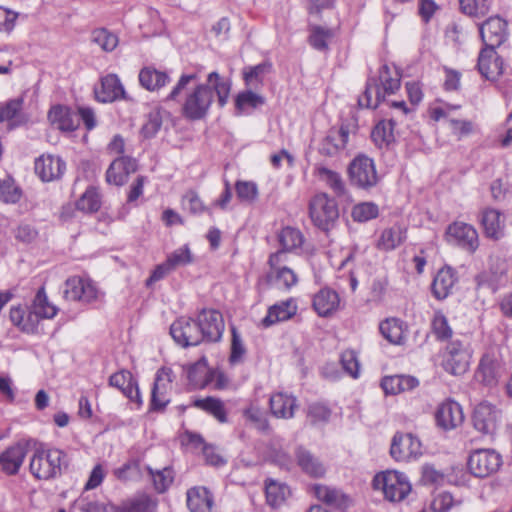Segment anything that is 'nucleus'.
Here are the masks:
<instances>
[{"label":"nucleus","mask_w":512,"mask_h":512,"mask_svg":"<svg viewBox=\"0 0 512 512\" xmlns=\"http://www.w3.org/2000/svg\"><path fill=\"white\" fill-rule=\"evenodd\" d=\"M156 503L147 495H140L123 502L115 512H155Z\"/></svg>","instance_id":"44"},{"label":"nucleus","mask_w":512,"mask_h":512,"mask_svg":"<svg viewBox=\"0 0 512 512\" xmlns=\"http://www.w3.org/2000/svg\"><path fill=\"white\" fill-rule=\"evenodd\" d=\"M313 492L319 501L337 510L344 511L352 504L350 496L337 488L316 484L313 486Z\"/></svg>","instance_id":"22"},{"label":"nucleus","mask_w":512,"mask_h":512,"mask_svg":"<svg viewBox=\"0 0 512 512\" xmlns=\"http://www.w3.org/2000/svg\"><path fill=\"white\" fill-rule=\"evenodd\" d=\"M102 206V195L99 188L96 186H89L85 192L76 201L75 207L78 211L86 214H93L100 210Z\"/></svg>","instance_id":"40"},{"label":"nucleus","mask_w":512,"mask_h":512,"mask_svg":"<svg viewBox=\"0 0 512 512\" xmlns=\"http://www.w3.org/2000/svg\"><path fill=\"white\" fill-rule=\"evenodd\" d=\"M25 450L22 445L17 444L5 450L0 456V465L7 474H15L23 463Z\"/></svg>","instance_id":"41"},{"label":"nucleus","mask_w":512,"mask_h":512,"mask_svg":"<svg viewBox=\"0 0 512 512\" xmlns=\"http://www.w3.org/2000/svg\"><path fill=\"white\" fill-rule=\"evenodd\" d=\"M340 305V298L336 291L323 288L313 297V307L321 317L330 316L336 312Z\"/></svg>","instance_id":"29"},{"label":"nucleus","mask_w":512,"mask_h":512,"mask_svg":"<svg viewBox=\"0 0 512 512\" xmlns=\"http://www.w3.org/2000/svg\"><path fill=\"white\" fill-rule=\"evenodd\" d=\"M172 370L170 368H161L157 371L152 394V409H163L170 401L168 392L172 388Z\"/></svg>","instance_id":"19"},{"label":"nucleus","mask_w":512,"mask_h":512,"mask_svg":"<svg viewBox=\"0 0 512 512\" xmlns=\"http://www.w3.org/2000/svg\"><path fill=\"white\" fill-rule=\"evenodd\" d=\"M282 257V251H278L270 255L268 260L270 270L266 274V281L268 284L278 289L290 290L297 284L298 277L292 269L286 266H280Z\"/></svg>","instance_id":"11"},{"label":"nucleus","mask_w":512,"mask_h":512,"mask_svg":"<svg viewBox=\"0 0 512 512\" xmlns=\"http://www.w3.org/2000/svg\"><path fill=\"white\" fill-rule=\"evenodd\" d=\"M109 385L119 389L130 400L141 402L137 382L129 371L121 370L112 374L109 378Z\"/></svg>","instance_id":"28"},{"label":"nucleus","mask_w":512,"mask_h":512,"mask_svg":"<svg viewBox=\"0 0 512 512\" xmlns=\"http://www.w3.org/2000/svg\"><path fill=\"white\" fill-rule=\"evenodd\" d=\"M331 415L330 409L321 403H313L308 407L307 417L312 424L325 423Z\"/></svg>","instance_id":"64"},{"label":"nucleus","mask_w":512,"mask_h":512,"mask_svg":"<svg viewBox=\"0 0 512 512\" xmlns=\"http://www.w3.org/2000/svg\"><path fill=\"white\" fill-rule=\"evenodd\" d=\"M271 70V64L261 63L256 66L247 67L243 71L244 80L247 86L257 88L262 84L264 76Z\"/></svg>","instance_id":"50"},{"label":"nucleus","mask_w":512,"mask_h":512,"mask_svg":"<svg viewBox=\"0 0 512 512\" xmlns=\"http://www.w3.org/2000/svg\"><path fill=\"white\" fill-rule=\"evenodd\" d=\"M265 102L264 97L251 90L240 92L235 100L238 113H245L249 109H255Z\"/></svg>","instance_id":"49"},{"label":"nucleus","mask_w":512,"mask_h":512,"mask_svg":"<svg viewBox=\"0 0 512 512\" xmlns=\"http://www.w3.org/2000/svg\"><path fill=\"white\" fill-rule=\"evenodd\" d=\"M309 215L315 226L328 231L339 218L338 204L327 193H317L310 200Z\"/></svg>","instance_id":"5"},{"label":"nucleus","mask_w":512,"mask_h":512,"mask_svg":"<svg viewBox=\"0 0 512 512\" xmlns=\"http://www.w3.org/2000/svg\"><path fill=\"white\" fill-rule=\"evenodd\" d=\"M340 363L343 370L352 378L356 379L360 374V363L357 353L354 350L348 349L342 352Z\"/></svg>","instance_id":"59"},{"label":"nucleus","mask_w":512,"mask_h":512,"mask_svg":"<svg viewBox=\"0 0 512 512\" xmlns=\"http://www.w3.org/2000/svg\"><path fill=\"white\" fill-rule=\"evenodd\" d=\"M418 385V379L410 375L386 376L381 381L384 392L391 395L411 391Z\"/></svg>","instance_id":"34"},{"label":"nucleus","mask_w":512,"mask_h":512,"mask_svg":"<svg viewBox=\"0 0 512 512\" xmlns=\"http://www.w3.org/2000/svg\"><path fill=\"white\" fill-rule=\"evenodd\" d=\"M58 308L49 301L44 287L38 289L36 296L34 297V316L52 319L56 316Z\"/></svg>","instance_id":"46"},{"label":"nucleus","mask_w":512,"mask_h":512,"mask_svg":"<svg viewBox=\"0 0 512 512\" xmlns=\"http://www.w3.org/2000/svg\"><path fill=\"white\" fill-rule=\"evenodd\" d=\"M279 243L285 251H292L299 248L303 243V236L298 229L292 227H285L279 233Z\"/></svg>","instance_id":"52"},{"label":"nucleus","mask_w":512,"mask_h":512,"mask_svg":"<svg viewBox=\"0 0 512 512\" xmlns=\"http://www.w3.org/2000/svg\"><path fill=\"white\" fill-rule=\"evenodd\" d=\"M20 197L21 191L15 186L13 178L8 174L0 177V200L5 203H16Z\"/></svg>","instance_id":"53"},{"label":"nucleus","mask_w":512,"mask_h":512,"mask_svg":"<svg viewBox=\"0 0 512 512\" xmlns=\"http://www.w3.org/2000/svg\"><path fill=\"white\" fill-rule=\"evenodd\" d=\"M265 494L267 503L275 508L285 502L290 495V489L285 483L267 479L265 482Z\"/></svg>","instance_id":"43"},{"label":"nucleus","mask_w":512,"mask_h":512,"mask_svg":"<svg viewBox=\"0 0 512 512\" xmlns=\"http://www.w3.org/2000/svg\"><path fill=\"white\" fill-rule=\"evenodd\" d=\"M182 205L192 214H201L204 212L210 215L212 214L210 208L204 205L199 195L193 190L185 193L182 199Z\"/></svg>","instance_id":"62"},{"label":"nucleus","mask_w":512,"mask_h":512,"mask_svg":"<svg viewBox=\"0 0 512 512\" xmlns=\"http://www.w3.org/2000/svg\"><path fill=\"white\" fill-rule=\"evenodd\" d=\"M235 190L241 202L253 203L258 198V186L253 181L238 180L235 183Z\"/></svg>","instance_id":"57"},{"label":"nucleus","mask_w":512,"mask_h":512,"mask_svg":"<svg viewBox=\"0 0 512 512\" xmlns=\"http://www.w3.org/2000/svg\"><path fill=\"white\" fill-rule=\"evenodd\" d=\"M243 417L250 422L256 429L266 431L269 428L268 419L264 410L256 403H250L243 409Z\"/></svg>","instance_id":"48"},{"label":"nucleus","mask_w":512,"mask_h":512,"mask_svg":"<svg viewBox=\"0 0 512 512\" xmlns=\"http://www.w3.org/2000/svg\"><path fill=\"white\" fill-rule=\"evenodd\" d=\"M166 261L171 269L175 270L178 267L191 264L194 261V257L189 246L183 245L171 252Z\"/></svg>","instance_id":"56"},{"label":"nucleus","mask_w":512,"mask_h":512,"mask_svg":"<svg viewBox=\"0 0 512 512\" xmlns=\"http://www.w3.org/2000/svg\"><path fill=\"white\" fill-rule=\"evenodd\" d=\"M435 418L438 426L451 430L462 424L464 414L459 403L447 400L439 405Z\"/></svg>","instance_id":"20"},{"label":"nucleus","mask_w":512,"mask_h":512,"mask_svg":"<svg viewBox=\"0 0 512 512\" xmlns=\"http://www.w3.org/2000/svg\"><path fill=\"white\" fill-rule=\"evenodd\" d=\"M444 238L447 243L474 253L479 247L477 230L470 224L455 221L446 228Z\"/></svg>","instance_id":"9"},{"label":"nucleus","mask_w":512,"mask_h":512,"mask_svg":"<svg viewBox=\"0 0 512 512\" xmlns=\"http://www.w3.org/2000/svg\"><path fill=\"white\" fill-rule=\"evenodd\" d=\"M461 11L470 17H484L491 7V0H459Z\"/></svg>","instance_id":"51"},{"label":"nucleus","mask_w":512,"mask_h":512,"mask_svg":"<svg viewBox=\"0 0 512 512\" xmlns=\"http://www.w3.org/2000/svg\"><path fill=\"white\" fill-rule=\"evenodd\" d=\"M401 76L395 68L383 65L378 79H369L365 91L358 98L362 108L375 109L386 96L394 94L400 88Z\"/></svg>","instance_id":"2"},{"label":"nucleus","mask_w":512,"mask_h":512,"mask_svg":"<svg viewBox=\"0 0 512 512\" xmlns=\"http://www.w3.org/2000/svg\"><path fill=\"white\" fill-rule=\"evenodd\" d=\"M296 459L300 468L312 477H321L325 474L324 465L308 450L299 447L296 450Z\"/></svg>","instance_id":"42"},{"label":"nucleus","mask_w":512,"mask_h":512,"mask_svg":"<svg viewBox=\"0 0 512 512\" xmlns=\"http://www.w3.org/2000/svg\"><path fill=\"white\" fill-rule=\"evenodd\" d=\"M496 48L484 46L479 52L477 68L488 80H496L503 72V60L498 56Z\"/></svg>","instance_id":"18"},{"label":"nucleus","mask_w":512,"mask_h":512,"mask_svg":"<svg viewBox=\"0 0 512 512\" xmlns=\"http://www.w3.org/2000/svg\"><path fill=\"white\" fill-rule=\"evenodd\" d=\"M92 41L106 52L113 51L119 43L117 35L105 28L94 30L92 32Z\"/></svg>","instance_id":"55"},{"label":"nucleus","mask_w":512,"mask_h":512,"mask_svg":"<svg viewBox=\"0 0 512 512\" xmlns=\"http://www.w3.org/2000/svg\"><path fill=\"white\" fill-rule=\"evenodd\" d=\"M136 160L121 156L116 158L108 167L106 171V181L109 184L122 186L128 179L129 175L136 172Z\"/></svg>","instance_id":"21"},{"label":"nucleus","mask_w":512,"mask_h":512,"mask_svg":"<svg viewBox=\"0 0 512 512\" xmlns=\"http://www.w3.org/2000/svg\"><path fill=\"white\" fill-rule=\"evenodd\" d=\"M447 127L451 134L454 135L458 140L469 136L474 131L473 122L465 119H457L454 117L448 118Z\"/></svg>","instance_id":"60"},{"label":"nucleus","mask_w":512,"mask_h":512,"mask_svg":"<svg viewBox=\"0 0 512 512\" xmlns=\"http://www.w3.org/2000/svg\"><path fill=\"white\" fill-rule=\"evenodd\" d=\"M202 341L217 342L221 339L225 324L223 316L216 310H202L197 317Z\"/></svg>","instance_id":"15"},{"label":"nucleus","mask_w":512,"mask_h":512,"mask_svg":"<svg viewBox=\"0 0 512 512\" xmlns=\"http://www.w3.org/2000/svg\"><path fill=\"white\" fill-rule=\"evenodd\" d=\"M500 417L499 410L489 402L479 403L473 413V425L483 434H492L497 427Z\"/></svg>","instance_id":"17"},{"label":"nucleus","mask_w":512,"mask_h":512,"mask_svg":"<svg viewBox=\"0 0 512 512\" xmlns=\"http://www.w3.org/2000/svg\"><path fill=\"white\" fill-rule=\"evenodd\" d=\"M270 411L276 418L290 419L297 408V399L290 394L278 392L271 395L269 400Z\"/></svg>","instance_id":"27"},{"label":"nucleus","mask_w":512,"mask_h":512,"mask_svg":"<svg viewBox=\"0 0 512 512\" xmlns=\"http://www.w3.org/2000/svg\"><path fill=\"white\" fill-rule=\"evenodd\" d=\"M193 405L213 415L219 422H227L226 409L224 403L220 399L214 397L196 399Z\"/></svg>","instance_id":"45"},{"label":"nucleus","mask_w":512,"mask_h":512,"mask_svg":"<svg viewBox=\"0 0 512 512\" xmlns=\"http://www.w3.org/2000/svg\"><path fill=\"white\" fill-rule=\"evenodd\" d=\"M373 488L383 493L390 502L404 500L412 490L408 477L397 470H386L377 473L373 478Z\"/></svg>","instance_id":"4"},{"label":"nucleus","mask_w":512,"mask_h":512,"mask_svg":"<svg viewBox=\"0 0 512 512\" xmlns=\"http://www.w3.org/2000/svg\"><path fill=\"white\" fill-rule=\"evenodd\" d=\"M458 282L457 272L451 266L438 270L432 282V294L438 300L446 299Z\"/></svg>","instance_id":"24"},{"label":"nucleus","mask_w":512,"mask_h":512,"mask_svg":"<svg viewBox=\"0 0 512 512\" xmlns=\"http://www.w3.org/2000/svg\"><path fill=\"white\" fill-rule=\"evenodd\" d=\"M471 350L467 344L459 340L451 341L446 347L444 368L451 374L461 375L470 365Z\"/></svg>","instance_id":"12"},{"label":"nucleus","mask_w":512,"mask_h":512,"mask_svg":"<svg viewBox=\"0 0 512 512\" xmlns=\"http://www.w3.org/2000/svg\"><path fill=\"white\" fill-rule=\"evenodd\" d=\"M170 334L176 343L183 347L198 345L202 342V334L197 320L181 317L173 322Z\"/></svg>","instance_id":"14"},{"label":"nucleus","mask_w":512,"mask_h":512,"mask_svg":"<svg viewBox=\"0 0 512 512\" xmlns=\"http://www.w3.org/2000/svg\"><path fill=\"white\" fill-rule=\"evenodd\" d=\"M432 328L438 339L445 340L450 338L452 335V329L448 324V320L441 311L434 312Z\"/></svg>","instance_id":"63"},{"label":"nucleus","mask_w":512,"mask_h":512,"mask_svg":"<svg viewBox=\"0 0 512 512\" xmlns=\"http://www.w3.org/2000/svg\"><path fill=\"white\" fill-rule=\"evenodd\" d=\"M314 175L332 189L336 195L341 196L345 193V183L338 172L323 164H316L314 166Z\"/></svg>","instance_id":"39"},{"label":"nucleus","mask_w":512,"mask_h":512,"mask_svg":"<svg viewBox=\"0 0 512 512\" xmlns=\"http://www.w3.org/2000/svg\"><path fill=\"white\" fill-rule=\"evenodd\" d=\"M61 457L60 450L34 442V477L44 480L53 478L60 471Z\"/></svg>","instance_id":"6"},{"label":"nucleus","mask_w":512,"mask_h":512,"mask_svg":"<svg viewBox=\"0 0 512 512\" xmlns=\"http://www.w3.org/2000/svg\"><path fill=\"white\" fill-rule=\"evenodd\" d=\"M124 88L116 74H108L101 79L100 89L96 90L97 99L101 102H112L124 96Z\"/></svg>","instance_id":"32"},{"label":"nucleus","mask_w":512,"mask_h":512,"mask_svg":"<svg viewBox=\"0 0 512 512\" xmlns=\"http://www.w3.org/2000/svg\"><path fill=\"white\" fill-rule=\"evenodd\" d=\"M199 80L197 73L182 74L166 101L181 102V114L192 121L205 118L217 95L220 107H224L231 91V82L213 71L208 74L206 82L196 83Z\"/></svg>","instance_id":"1"},{"label":"nucleus","mask_w":512,"mask_h":512,"mask_svg":"<svg viewBox=\"0 0 512 512\" xmlns=\"http://www.w3.org/2000/svg\"><path fill=\"white\" fill-rule=\"evenodd\" d=\"M187 505L191 512H212L213 497L205 487H194L187 492Z\"/></svg>","instance_id":"35"},{"label":"nucleus","mask_w":512,"mask_h":512,"mask_svg":"<svg viewBox=\"0 0 512 512\" xmlns=\"http://www.w3.org/2000/svg\"><path fill=\"white\" fill-rule=\"evenodd\" d=\"M479 219L486 237L498 240L503 236L505 220L499 210L486 207L480 212Z\"/></svg>","instance_id":"26"},{"label":"nucleus","mask_w":512,"mask_h":512,"mask_svg":"<svg viewBox=\"0 0 512 512\" xmlns=\"http://www.w3.org/2000/svg\"><path fill=\"white\" fill-rule=\"evenodd\" d=\"M502 464V458L495 450L478 449L472 452L468 459V468L475 477L484 478L497 472Z\"/></svg>","instance_id":"10"},{"label":"nucleus","mask_w":512,"mask_h":512,"mask_svg":"<svg viewBox=\"0 0 512 512\" xmlns=\"http://www.w3.org/2000/svg\"><path fill=\"white\" fill-rule=\"evenodd\" d=\"M65 170V163L61 158L53 155H42L34 163V171L43 182L59 179Z\"/></svg>","instance_id":"23"},{"label":"nucleus","mask_w":512,"mask_h":512,"mask_svg":"<svg viewBox=\"0 0 512 512\" xmlns=\"http://www.w3.org/2000/svg\"><path fill=\"white\" fill-rule=\"evenodd\" d=\"M484 46L499 47L507 38V22L499 16L490 17L479 25Z\"/></svg>","instance_id":"16"},{"label":"nucleus","mask_w":512,"mask_h":512,"mask_svg":"<svg viewBox=\"0 0 512 512\" xmlns=\"http://www.w3.org/2000/svg\"><path fill=\"white\" fill-rule=\"evenodd\" d=\"M349 140L350 131L347 126L333 127L319 142L317 152L325 160L334 162L345 152Z\"/></svg>","instance_id":"8"},{"label":"nucleus","mask_w":512,"mask_h":512,"mask_svg":"<svg viewBox=\"0 0 512 512\" xmlns=\"http://www.w3.org/2000/svg\"><path fill=\"white\" fill-rule=\"evenodd\" d=\"M394 121L383 120L380 121L372 131V139L380 148L388 146L395 140L394 135Z\"/></svg>","instance_id":"47"},{"label":"nucleus","mask_w":512,"mask_h":512,"mask_svg":"<svg viewBox=\"0 0 512 512\" xmlns=\"http://www.w3.org/2000/svg\"><path fill=\"white\" fill-rule=\"evenodd\" d=\"M63 296L68 301L96 306L104 302L105 293L88 277L71 276L64 283Z\"/></svg>","instance_id":"3"},{"label":"nucleus","mask_w":512,"mask_h":512,"mask_svg":"<svg viewBox=\"0 0 512 512\" xmlns=\"http://www.w3.org/2000/svg\"><path fill=\"white\" fill-rule=\"evenodd\" d=\"M297 312V304L293 298L274 304L268 309L267 315L262 319L264 327H270L278 322L292 318Z\"/></svg>","instance_id":"31"},{"label":"nucleus","mask_w":512,"mask_h":512,"mask_svg":"<svg viewBox=\"0 0 512 512\" xmlns=\"http://www.w3.org/2000/svg\"><path fill=\"white\" fill-rule=\"evenodd\" d=\"M406 228L394 225L382 231L377 247L384 251H391L399 247L406 239Z\"/></svg>","instance_id":"38"},{"label":"nucleus","mask_w":512,"mask_h":512,"mask_svg":"<svg viewBox=\"0 0 512 512\" xmlns=\"http://www.w3.org/2000/svg\"><path fill=\"white\" fill-rule=\"evenodd\" d=\"M23 114V97H17L5 104H0V122H8L11 126H18L25 122Z\"/></svg>","instance_id":"36"},{"label":"nucleus","mask_w":512,"mask_h":512,"mask_svg":"<svg viewBox=\"0 0 512 512\" xmlns=\"http://www.w3.org/2000/svg\"><path fill=\"white\" fill-rule=\"evenodd\" d=\"M390 454L396 461H410L422 454L420 440L411 433H396L393 437Z\"/></svg>","instance_id":"13"},{"label":"nucleus","mask_w":512,"mask_h":512,"mask_svg":"<svg viewBox=\"0 0 512 512\" xmlns=\"http://www.w3.org/2000/svg\"><path fill=\"white\" fill-rule=\"evenodd\" d=\"M332 37L331 30L320 26H314L309 36V44L319 50L324 51L328 48V40Z\"/></svg>","instance_id":"61"},{"label":"nucleus","mask_w":512,"mask_h":512,"mask_svg":"<svg viewBox=\"0 0 512 512\" xmlns=\"http://www.w3.org/2000/svg\"><path fill=\"white\" fill-rule=\"evenodd\" d=\"M502 372L501 363L494 354L486 353L482 356L476 378L486 386L497 384Z\"/></svg>","instance_id":"25"},{"label":"nucleus","mask_w":512,"mask_h":512,"mask_svg":"<svg viewBox=\"0 0 512 512\" xmlns=\"http://www.w3.org/2000/svg\"><path fill=\"white\" fill-rule=\"evenodd\" d=\"M50 122L62 131H74L79 126L77 114L72 113L67 107L55 106L48 114Z\"/></svg>","instance_id":"33"},{"label":"nucleus","mask_w":512,"mask_h":512,"mask_svg":"<svg viewBox=\"0 0 512 512\" xmlns=\"http://www.w3.org/2000/svg\"><path fill=\"white\" fill-rule=\"evenodd\" d=\"M382 336L390 343L400 345L406 338V326L403 321L397 318H388L379 326Z\"/></svg>","instance_id":"37"},{"label":"nucleus","mask_w":512,"mask_h":512,"mask_svg":"<svg viewBox=\"0 0 512 512\" xmlns=\"http://www.w3.org/2000/svg\"><path fill=\"white\" fill-rule=\"evenodd\" d=\"M147 471L153 480L155 489L160 493L166 491L173 482V472L170 468L154 470L147 466Z\"/></svg>","instance_id":"58"},{"label":"nucleus","mask_w":512,"mask_h":512,"mask_svg":"<svg viewBox=\"0 0 512 512\" xmlns=\"http://www.w3.org/2000/svg\"><path fill=\"white\" fill-rule=\"evenodd\" d=\"M379 214V208L374 202H361L356 204L351 211V217L356 222H367L375 219Z\"/></svg>","instance_id":"54"},{"label":"nucleus","mask_w":512,"mask_h":512,"mask_svg":"<svg viewBox=\"0 0 512 512\" xmlns=\"http://www.w3.org/2000/svg\"><path fill=\"white\" fill-rule=\"evenodd\" d=\"M348 175L352 185L364 190L376 186L379 181L373 159L363 154L356 156L351 161Z\"/></svg>","instance_id":"7"},{"label":"nucleus","mask_w":512,"mask_h":512,"mask_svg":"<svg viewBox=\"0 0 512 512\" xmlns=\"http://www.w3.org/2000/svg\"><path fill=\"white\" fill-rule=\"evenodd\" d=\"M141 87L150 92L159 91L170 82L167 72L156 69L153 66L143 67L138 75Z\"/></svg>","instance_id":"30"}]
</instances>
